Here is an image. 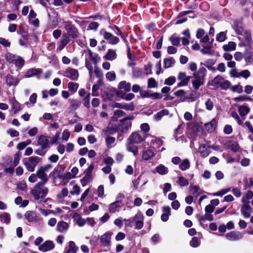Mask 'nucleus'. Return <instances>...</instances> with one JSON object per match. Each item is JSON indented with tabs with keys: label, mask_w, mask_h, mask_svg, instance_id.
Masks as SVG:
<instances>
[{
	"label": "nucleus",
	"mask_w": 253,
	"mask_h": 253,
	"mask_svg": "<svg viewBox=\"0 0 253 253\" xmlns=\"http://www.w3.org/2000/svg\"><path fill=\"white\" fill-rule=\"evenodd\" d=\"M10 104L11 105L12 109L13 110L14 114L17 113L20 110L21 107L20 104L15 100V98H12L9 100Z\"/></svg>",
	"instance_id": "7c9ffc66"
},
{
	"label": "nucleus",
	"mask_w": 253,
	"mask_h": 253,
	"mask_svg": "<svg viewBox=\"0 0 253 253\" xmlns=\"http://www.w3.org/2000/svg\"><path fill=\"white\" fill-rule=\"evenodd\" d=\"M70 38L66 34H64L60 40L58 49L59 50H62L65 46L69 42Z\"/></svg>",
	"instance_id": "412c9836"
},
{
	"label": "nucleus",
	"mask_w": 253,
	"mask_h": 253,
	"mask_svg": "<svg viewBox=\"0 0 253 253\" xmlns=\"http://www.w3.org/2000/svg\"><path fill=\"white\" fill-rule=\"evenodd\" d=\"M230 83L223 78L219 87L222 89L227 90L230 86Z\"/></svg>",
	"instance_id": "0e129e2a"
},
{
	"label": "nucleus",
	"mask_w": 253,
	"mask_h": 253,
	"mask_svg": "<svg viewBox=\"0 0 253 253\" xmlns=\"http://www.w3.org/2000/svg\"><path fill=\"white\" fill-rule=\"evenodd\" d=\"M42 70L41 69H35L31 68L29 69L25 74L24 77L28 78L34 76H36L38 79H40V75L42 73Z\"/></svg>",
	"instance_id": "f8f14e48"
},
{
	"label": "nucleus",
	"mask_w": 253,
	"mask_h": 253,
	"mask_svg": "<svg viewBox=\"0 0 253 253\" xmlns=\"http://www.w3.org/2000/svg\"><path fill=\"white\" fill-rule=\"evenodd\" d=\"M40 160L39 157L36 156H32L28 159V162H25L24 165L27 169L29 171H34L36 165L38 164Z\"/></svg>",
	"instance_id": "39448f33"
},
{
	"label": "nucleus",
	"mask_w": 253,
	"mask_h": 253,
	"mask_svg": "<svg viewBox=\"0 0 253 253\" xmlns=\"http://www.w3.org/2000/svg\"><path fill=\"white\" fill-rule=\"evenodd\" d=\"M92 176L85 174V176L81 180L82 185L83 187L86 186L87 184L92 180Z\"/></svg>",
	"instance_id": "49530a36"
},
{
	"label": "nucleus",
	"mask_w": 253,
	"mask_h": 253,
	"mask_svg": "<svg viewBox=\"0 0 253 253\" xmlns=\"http://www.w3.org/2000/svg\"><path fill=\"white\" fill-rule=\"evenodd\" d=\"M31 142V141L30 140H27L26 141L20 142L17 145V148L20 150H23L27 145L30 144Z\"/></svg>",
	"instance_id": "e2e57ef3"
},
{
	"label": "nucleus",
	"mask_w": 253,
	"mask_h": 253,
	"mask_svg": "<svg viewBox=\"0 0 253 253\" xmlns=\"http://www.w3.org/2000/svg\"><path fill=\"white\" fill-rule=\"evenodd\" d=\"M164 67L166 68L170 67L172 64H174L175 60L173 58H170L168 59H164Z\"/></svg>",
	"instance_id": "bf43d9fd"
},
{
	"label": "nucleus",
	"mask_w": 253,
	"mask_h": 253,
	"mask_svg": "<svg viewBox=\"0 0 253 253\" xmlns=\"http://www.w3.org/2000/svg\"><path fill=\"white\" fill-rule=\"evenodd\" d=\"M39 211L44 216H47L50 214H56L55 212L53 210H45L42 208H39Z\"/></svg>",
	"instance_id": "3c124183"
},
{
	"label": "nucleus",
	"mask_w": 253,
	"mask_h": 253,
	"mask_svg": "<svg viewBox=\"0 0 253 253\" xmlns=\"http://www.w3.org/2000/svg\"><path fill=\"white\" fill-rule=\"evenodd\" d=\"M177 79L180 82L178 83V86L186 85L189 82L190 77L187 76L185 73L180 72L178 74Z\"/></svg>",
	"instance_id": "ddd939ff"
},
{
	"label": "nucleus",
	"mask_w": 253,
	"mask_h": 253,
	"mask_svg": "<svg viewBox=\"0 0 253 253\" xmlns=\"http://www.w3.org/2000/svg\"><path fill=\"white\" fill-rule=\"evenodd\" d=\"M217 124V121L213 119L210 122L205 124V127L207 131L211 132L216 128Z\"/></svg>",
	"instance_id": "393cba45"
},
{
	"label": "nucleus",
	"mask_w": 253,
	"mask_h": 253,
	"mask_svg": "<svg viewBox=\"0 0 253 253\" xmlns=\"http://www.w3.org/2000/svg\"><path fill=\"white\" fill-rule=\"evenodd\" d=\"M223 79V78L222 76L218 75L211 81L210 85L214 87H218L221 84Z\"/></svg>",
	"instance_id": "473e14b6"
},
{
	"label": "nucleus",
	"mask_w": 253,
	"mask_h": 253,
	"mask_svg": "<svg viewBox=\"0 0 253 253\" xmlns=\"http://www.w3.org/2000/svg\"><path fill=\"white\" fill-rule=\"evenodd\" d=\"M13 64L19 68H21L24 64V60L21 57L17 56Z\"/></svg>",
	"instance_id": "5fc2aeb1"
},
{
	"label": "nucleus",
	"mask_w": 253,
	"mask_h": 253,
	"mask_svg": "<svg viewBox=\"0 0 253 253\" xmlns=\"http://www.w3.org/2000/svg\"><path fill=\"white\" fill-rule=\"evenodd\" d=\"M206 73L207 70L205 68H200L198 72L194 73V78L198 80L205 81Z\"/></svg>",
	"instance_id": "aec40b11"
},
{
	"label": "nucleus",
	"mask_w": 253,
	"mask_h": 253,
	"mask_svg": "<svg viewBox=\"0 0 253 253\" xmlns=\"http://www.w3.org/2000/svg\"><path fill=\"white\" fill-rule=\"evenodd\" d=\"M233 28L236 33L238 35H240L241 36L242 35V34H243L245 31H246L243 29V27L241 26L238 24L234 25Z\"/></svg>",
	"instance_id": "052dcab7"
},
{
	"label": "nucleus",
	"mask_w": 253,
	"mask_h": 253,
	"mask_svg": "<svg viewBox=\"0 0 253 253\" xmlns=\"http://www.w3.org/2000/svg\"><path fill=\"white\" fill-rule=\"evenodd\" d=\"M230 115L234 119L237 121L238 124L239 125H241L243 124V121L240 119V117L236 112L233 111L231 113Z\"/></svg>",
	"instance_id": "774afa93"
},
{
	"label": "nucleus",
	"mask_w": 253,
	"mask_h": 253,
	"mask_svg": "<svg viewBox=\"0 0 253 253\" xmlns=\"http://www.w3.org/2000/svg\"><path fill=\"white\" fill-rule=\"evenodd\" d=\"M253 197V192L249 190L245 193L242 198L241 201L243 203L249 204V200Z\"/></svg>",
	"instance_id": "72a5a7b5"
},
{
	"label": "nucleus",
	"mask_w": 253,
	"mask_h": 253,
	"mask_svg": "<svg viewBox=\"0 0 253 253\" xmlns=\"http://www.w3.org/2000/svg\"><path fill=\"white\" fill-rule=\"evenodd\" d=\"M117 57V54L116 50L109 49L108 50L106 54L103 56V58L107 60L113 61Z\"/></svg>",
	"instance_id": "4be33fe9"
},
{
	"label": "nucleus",
	"mask_w": 253,
	"mask_h": 253,
	"mask_svg": "<svg viewBox=\"0 0 253 253\" xmlns=\"http://www.w3.org/2000/svg\"><path fill=\"white\" fill-rule=\"evenodd\" d=\"M73 218L77 224L80 227L84 226L86 223V220L77 212H75L73 214Z\"/></svg>",
	"instance_id": "5701e85b"
},
{
	"label": "nucleus",
	"mask_w": 253,
	"mask_h": 253,
	"mask_svg": "<svg viewBox=\"0 0 253 253\" xmlns=\"http://www.w3.org/2000/svg\"><path fill=\"white\" fill-rule=\"evenodd\" d=\"M240 42L238 44L239 46H250L252 43V38L251 33L246 30L242 35L238 37Z\"/></svg>",
	"instance_id": "7ed1b4c3"
},
{
	"label": "nucleus",
	"mask_w": 253,
	"mask_h": 253,
	"mask_svg": "<svg viewBox=\"0 0 253 253\" xmlns=\"http://www.w3.org/2000/svg\"><path fill=\"white\" fill-rule=\"evenodd\" d=\"M54 248V243L51 241H46L39 247V250L42 252L49 251Z\"/></svg>",
	"instance_id": "2eb2a0df"
},
{
	"label": "nucleus",
	"mask_w": 253,
	"mask_h": 253,
	"mask_svg": "<svg viewBox=\"0 0 253 253\" xmlns=\"http://www.w3.org/2000/svg\"><path fill=\"white\" fill-rule=\"evenodd\" d=\"M64 24L67 35L73 39L77 38L78 37V31L75 26L70 21L65 22Z\"/></svg>",
	"instance_id": "20e7f679"
},
{
	"label": "nucleus",
	"mask_w": 253,
	"mask_h": 253,
	"mask_svg": "<svg viewBox=\"0 0 253 253\" xmlns=\"http://www.w3.org/2000/svg\"><path fill=\"white\" fill-rule=\"evenodd\" d=\"M118 87L121 89H124L126 92H129L130 90L131 84L129 83L124 81L119 84Z\"/></svg>",
	"instance_id": "c9c22d12"
},
{
	"label": "nucleus",
	"mask_w": 253,
	"mask_h": 253,
	"mask_svg": "<svg viewBox=\"0 0 253 253\" xmlns=\"http://www.w3.org/2000/svg\"><path fill=\"white\" fill-rule=\"evenodd\" d=\"M250 109L247 106L242 105L238 106V112L242 117L246 116L250 112Z\"/></svg>",
	"instance_id": "f704fd0d"
},
{
	"label": "nucleus",
	"mask_w": 253,
	"mask_h": 253,
	"mask_svg": "<svg viewBox=\"0 0 253 253\" xmlns=\"http://www.w3.org/2000/svg\"><path fill=\"white\" fill-rule=\"evenodd\" d=\"M116 75L114 71L108 72L106 74V79L110 82H112L115 80Z\"/></svg>",
	"instance_id": "603ef678"
},
{
	"label": "nucleus",
	"mask_w": 253,
	"mask_h": 253,
	"mask_svg": "<svg viewBox=\"0 0 253 253\" xmlns=\"http://www.w3.org/2000/svg\"><path fill=\"white\" fill-rule=\"evenodd\" d=\"M102 82L101 80H99L96 84H94L92 86V95L93 96H97L99 94L97 90L99 89L100 86L102 85Z\"/></svg>",
	"instance_id": "37998d69"
},
{
	"label": "nucleus",
	"mask_w": 253,
	"mask_h": 253,
	"mask_svg": "<svg viewBox=\"0 0 253 253\" xmlns=\"http://www.w3.org/2000/svg\"><path fill=\"white\" fill-rule=\"evenodd\" d=\"M42 183H37L31 191V194L36 200L44 198L47 194L48 189Z\"/></svg>",
	"instance_id": "f257e3e1"
},
{
	"label": "nucleus",
	"mask_w": 253,
	"mask_h": 253,
	"mask_svg": "<svg viewBox=\"0 0 253 253\" xmlns=\"http://www.w3.org/2000/svg\"><path fill=\"white\" fill-rule=\"evenodd\" d=\"M201 52L203 54L211 55L213 53V50L211 49V47L209 45L204 46V47L201 50Z\"/></svg>",
	"instance_id": "13d9d810"
},
{
	"label": "nucleus",
	"mask_w": 253,
	"mask_h": 253,
	"mask_svg": "<svg viewBox=\"0 0 253 253\" xmlns=\"http://www.w3.org/2000/svg\"><path fill=\"white\" fill-rule=\"evenodd\" d=\"M81 104V101L77 100H72L71 101L70 108L72 110H77L80 106Z\"/></svg>",
	"instance_id": "680f3d73"
},
{
	"label": "nucleus",
	"mask_w": 253,
	"mask_h": 253,
	"mask_svg": "<svg viewBox=\"0 0 253 253\" xmlns=\"http://www.w3.org/2000/svg\"><path fill=\"white\" fill-rule=\"evenodd\" d=\"M38 144L42 149H45L49 147V141L47 137L44 135H41L38 139Z\"/></svg>",
	"instance_id": "6ab92c4d"
},
{
	"label": "nucleus",
	"mask_w": 253,
	"mask_h": 253,
	"mask_svg": "<svg viewBox=\"0 0 253 253\" xmlns=\"http://www.w3.org/2000/svg\"><path fill=\"white\" fill-rule=\"evenodd\" d=\"M156 170L158 173L162 175H165L168 172V169L162 164L158 166Z\"/></svg>",
	"instance_id": "79ce46f5"
},
{
	"label": "nucleus",
	"mask_w": 253,
	"mask_h": 253,
	"mask_svg": "<svg viewBox=\"0 0 253 253\" xmlns=\"http://www.w3.org/2000/svg\"><path fill=\"white\" fill-rule=\"evenodd\" d=\"M169 41L171 42L172 45L174 46H178L180 43V39L179 38L176 37L175 35H172L169 38Z\"/></svg>",
	"instance_id": "8fccbe9b"
},
{
	"label": "nucleus",
	"mask_w": 253,
	"mask_h": 253,
	"mask_svg": "<svg viewBox=\"0 0 253 253\" xmlns=\"http://www.w3.org/2000/svg\"><path fill=\"white\" fill-rule=\"evenodd\" d=\"M6 84L9 86H15L19 83L18 80L13 76L8 75L6 78Z\"/></svg>",
	"instance_id": "cd10ccee"
},
{
	"label": "nucleus",
	"mask_w": 253,
	"mask_h": 253,
	"mask_svg": "<svg viewBox=\"0 0 253 253\" xmlns=\"http://www.w3.org/2000/svg\"><path fill=\"white\" fill-rule=\"evenodd\" d=\"M150 136L152 138L151 140L150 144L152 146V147L154 148H158L161 145H163V141L159 138H158L156 137L153 136L151 135L148 134H147V136Z\"/></svg>",
	"instance_id": "a878e982"
},
{
	"label": "nucleus",
	"mask_w": 253,
	"mask_h": 253,
	"mask_svg": "<svg viewBox=\"0 0 253 253\" xmlns=\"http://www.w3.org/2000/svg\"><path fill=\"white\" fill-rule=\"evenodd\" d=\"M101 35H103V38L109 41V43L111 44H116L119 42V39L114 36L111 33L108 32L105 30L102 29L100 31Z\"/></svg>",
	"instance_id": "423d86ee"
},
{
	"label": "nucleus",
	"mask_w": 253,
	"mask_h": 253,
	"mask_svg": "<svg viewBox=\"0 0 253 253\" xmlns=\"http://www.w3.org/2000/svg\"><path fill=\"white\" fill-rule=\"evenodd\" d=\"M52 167L53 166L51 164H47L43 166L40 167L36 171V173L38 177L41 180L38 183L45 184L47 182L48 178L46 172L51 169Z\"/></svg>",
	"instance_id": "f03ea898"
},
{
	"label": "nucleus",
	"mask_w": 253,
	"mask_h": 253,
	"mask_svg": "<svg viewBox=\"0 0 253 253\" xmlns=\"http://www.w3.org/2000/svg\"><path fill=\"white\" fill-rule=\"evenodd\" d=\"M169 111L167 109H164L158 112L154 116L155 119L157 121H159L164 116L168 115L169 114Z\"/></svg>",
	"instance_id": "c03bdc74"
},
{
	"label": "nucleus",
	"mask_w": 253,
	"mask_h": 253,
	"mask_svg": "<svg viewBox=\"0 0 253 253\" xmlns=\"http://www.w3.org/2000/svg\"><path fill=\"white\" fill-rule=\"evenodd\" d=\"M155 155L153 151L150 149L144 150L142 152V158L145 161H148Z\"/></svg>",
	"instance_id": "b1692460"
},
{
	"label": "nucleus",
	"mask_w": 253,
	"mask_h": 253,
	"mask_svg": "<svg viewBox=\"0 0 253 253\" xmlns=\"http://www.w3.org/2000/svg\"><path fill=\"white\" fill-rule=\"evenodd\" d=\"M69 192L67 188H63L60 193L57 195V199L59 202H62L68 195Z\"/></svg>",
	"instance_id": "58836bf2"
},
{
	"label": "nucleus",
	"mask_w": 253,
	"mask_h": 253,
	"mask_svg": "<svg viewBox=\"0 0 253 253\" xmlns=\"http://www.w3.org/2000/svg\"><path fill=\"white\" fill-rule=\"evenodd\" d=\"M163 211L161 219L165 222L169 219V215H170V209L169 207H164L163 208Z\"/></svg>",
	"instance_id": "c756f323"
},
{
	"label": "nucleus",
	"mask_w": 253,
	"mask_h": 253,
	"mask_svg": "<svg viewBox=\"0 0 253 253\" xmlns=\"http://www.w3.org/2000/svg\"><path fill=\"white\" fill-rule=\"evenodd\" d=\"M121 207V202L120 201H116V202L111 204L109 205V210L110 212H115L119 211V209Z\"/></svg>",
	"instance_id": "2f4dec72"
},
{
	"label": "nucleus",
	"mask_w": 253,
	"mask_h": 253,
	"mask_svg": "<svg viewBox=\"0 0 253 253\" xmlns=\"http://www.w3.org/2000/svg\"><path fill=\"white\" fill-rule=\"evenodd\" d=\"M190 163L189 161L185 159L183 160L179 165V169L184 171L187 169H188L190 167Z\"/></svg>",
	"instance_id": "a18cd8bd"
},
{
	"label": "nucleus",
	"mask_w": 253,
	"mask_h": 253,
	"mask_svg": "<svg viewBox=\"0 0 253 253\" xmlns=\"http://www.w3.org/2000/svg\"><path fill=\"white\" fill-rule=\"evenodd\" d=\"M133 221L135 223V228L137 229H140L143 226L144 216L143 214L138 212L133 217Z\"/></svg>",
	"instance_id": "9d476101"
},
{
	"label": "nucleus",
	"mask_w": 253,
	"mask_h": 253,
	"mask_svg": "<svg viewBox=\"0 0 253 253\" xmlns=\"http://www.w3.org/2000/svg\"><path fill=\"white\" fill-rule=\"evenodd\" d=\"M112 233L107 232L101 236L100 241L102 245L104 247H109L111 245V238Z\"/></svg>",
	"instance_id": "9b49d317"
},
{
	"label": "nucleus",
	"mask_w": 253,
	"mask_h": 253,
	"mask_svg": "<svg viewBox=\"0 0 253 253\" xmlns=\"http://www.w3.org/2000/svg\"><path fill=\"white\" fill-rule=\"evenodd\" d=\"M225 236L228 240L233 242L241 239L243 237V235L238 231H231L225 234Z\"/></svg>",
	"instance_id": "1a4fd4ad"
},
{
	"label": "nucleus",
	"mask_w": 253,
	"mask_h": 253,
	"mask_svg": "<svg viewBox=\"0 0 253 253\" xmlns=\"http://www.w3.org/2000/svg\"><path fill=\"white\" fill-rule=\"evenodd\" d=\"M25 218L30 222H38L42 218L35 211H27L24 214Z\"/></svg>",
	"instance_id": "0eeeda50"
},
{
	"label": "nucleus",
	"mask_w": 253,
	"mask_h": 253,
	"mask_svg": "<svg viewBox=\"0 0 253 253\" xmlns=\"http://www.w3.org/2000/svg\"><path fill=\"white\" fill-rule=\"evenodd\" d=\"M236 47V43L234 42H229L227 44L223 45L222 48L224 51H229L235 50Z\"/></svg>",
	"instance_id": "e433bc0d"
},
{
	"label": "nucleus",
	"mask_w": 253,
	"mask_h": 253,
	"mask_svg": "<svg viewBox=\"0 0 253 253\" xmlns=\"http://www.w3.org/2000/svg\"><path fill=\"white\" fill-rule=\"evenodd\" d=\"M205 84V81L198 80L196 78L192 81V84L193 87L196 89L198 90L199 87Z\"/></svg>",
	"instance_id": "de8ad7c7"
},
{
	"label": "nucleus",
	"mask_w": 253,
	"mask_h": 253,
	"mask_svg": "<svg viewBox=\"0 0 253 253\" xmlns=\"http://www.w3.org/2000/svg\"><path fill=\"white\" fill-rule=\"evenodd\" d=\"M90 94L88 93L83 99V104L86 108L90 107Z\"/></svg>",
	"instance_id": "69168bd1"
},
{
	"label": "nucleus",
	"mask_w": 253,
	"mask_h": 253,
	"mask_svg": "<svg viewBox=\"0 0 253 253\" xmlns=\"http://www.w3.org/2000/svg\"><path fill=\"white\" fill-rule=\"evenodd\" d=\"M87 51L88 53L90 60L95 63H97L98 61V55L97 54H94L89 48L87 49Z\"/></svg>",
	"instance_id": "864d4df0"
},
{
	"label": "nucleus",
	"mask_w": 253,
	"mask_h": 253,
	"mask_svg": "<svg viewBox=\"0 0 253 253\" xmlns=\"http://www.w3.org/2000/svg\"><path fill=\"white\" fill-rule=\"evenodd\" d=\"M211 213L207 212L204 216H202L200 219V221H205V220L212 221L213 219V216Z\"/></svg>",
	"instance_id": "6e6d98bb"
},
{
	"label": "nucleus",
	"mask_w": 253,
	"mask_h": 253,
	"mask_svg": "<svg viewBox=\"0 0 253 253\" xmlns=\"http://www.w3.org/2000/svg\"><path fill=\"white\" fill-rule=\"evenodd\" d=\"M79 86V84L70 82L68 84V87L72 94H74L78 90Z\"/></svg>",
	"instance_id": "a19ab883"
},
{
	"label": "nucleus",
	"mask_w": 253,
	"mask_h": 253,
	"mask_svg": "<svg viewBox=\"0 0 253 253\" xmlns=\"http://www.w3.org/2000/svg\"><path fill=\"white\" fill-rule=\"evenodd\" d=\"M17 56L13 54L7 53L5 55V58L8 62L13 63Z\"/></svg>",
	"instance_id": "4d7b16f0"
},
{
	"label": "nucleus",
	"mask_w": 253,
	"mask_h": 253,
	"mask_svg": "<svg viewBox=\"0 0 253 253\" xmlns=\"http://www.w3.org/2000/svg\"><path fill=\"white\" fill-rule=\"evenodd\" d=\"M128 141L133 143L138 144L144 141L142 136L138 132H133L128 138Z\"/></svg>",
	"instance_id": "4468645a"
},
{
	"label": "nucleus",
	"mask_w": 253,
	"mask_h": 253,
	"mask_svg": "<svg viewBox=\"0 0 253 253\" xmlns=\"http://www.w3.org/2000/svg\"><path fill=\"white\" fill-rule=\"evenodd\" d=\"M244 59L246 63H251L253 61L252 52L249 49H246L244 52Z\"/></svg>",
	"instance_id": "4c0bfd02"
},
{
	"label": "nucleus",
	"mask_w": 253,
	"mask_h": 253,
	"mask_svg": "<svg viewBox=\"0 0 253 253\" xmlns=\"http://www.w3.org/2000/svg\"><path fill=\"white\" fill-rule=\"evenodd\" d=\"M64 171V169L60 166L56 167L54 170L50 173V176L52 177L53 179H56L57 178H62V173Z\"/></svg>",
	"instance_id": "f3484780"
},
{
	"label": "nucleus",
	"mask_w": 253,
	"mask_h": 253,
	"mask_svg": "<svg viewBox=\"0 0 253 253\" xmlns=\"http://www.w3.org/2000/svg\"><path fill=\"white\" fill-rule=\"evenodd\" d=\"M64 76L73 81H77L79 78V72L77 70L68 68L64 72Z\"/></svg>",
	"instance_id": "6e6552de"
},
{
	"label": "nucleus",
	"mask_w": 253,
	"mask_h": 253,
	"mask_svg": "<svg viewBox=\"0 0 253 253\" xmlns=\"http://www.w3.org/2000/svg\"><path fill=\"white\" fill-rule=\"evenodd\" d=\"M177 182L180 186H187L189 184L188 181L183 176L179 177Z\"/></svg>",
	"instance_id": "338daca9"
},
{
	"label": "nucleus",
	"mask_w": 253,
	"mask_h": 253,
	"mask_svg": "<svg viewBox=\"0 0 253 253\" xmlns=\"http://www.w3.org/2000/svg\"><path fill=\"white\" fill-rule=\"evenodd\" d=\"M189 190L191 193L193 195H195L196 197L204 192L203 190L197 185H190Z\"/></svg>",
	"instance_id": "c85d7f7f"
},
{
	"label": "nucleus",
	"mask_w": 253,
	"mask_h": 253,
	"mask_svg": "<svg viewBox=\"0 0 253 253\" xmlns=\"http://www.w3.org/2000/svg\"><path fill=\"white\" fill-rule=\"evenodd\" d=\"M241 211L245 218H249L251 215V212L252 209L251 207L248 203H243Z\"/></svg>",
	"instance_id": "a211bd4d"
},
{
	"label": "nucleus",
	"mask_w": 253,
	"mask_h": 253,
	"mask_svg": "<svg viewBox=\"0 0 253 253\" xmlns=\"http://www.w3.org/2000/svg\"><path fill=\"white\" fill-rule=\"evenodd\" d=\"M69 244V249L66 253H76L78 248L75 243L73 241H70Z\"/></svg>",
	"instance_id": "09e8293b"
},
{
	"label": "nucleus",
	"mask_w": 253,
	"mask_h": 253,
	"mask_svg": "<svg viewBox=\"0 0 253 253\" xmlns=\"http://www.w3.org/2000/svg\"><path fill=\"white\" fill-rule=\"evenodd\" d=\"M69 227V225L68 223L61 221L58 222L57 225V230L59 232L64 233L66 232Z\"/></svg>",
	"instance_id": "bb28decb"
},
{
	"label": "nucleus",
	"mask_w": 253,
	"mask_h": 253,
	"mask_svg": "<svg viewBox=\"0 0 253 253\" xmlns=\"http://www.w3.org/2000/svg\"><path fill=\"white\" fill-rule=\"evenodd\" d=\"M134 143L128 141L127 144V150L130 152H132L134 156H136L138 154V147L133 145Z\"/></svg>",
	"instance_id": "ea45409f"
},
{
	"label": "nucleus",
	"mask_w": 253,
	"mask_h": 253,
	"mask_svg": "<svg viewBox=\"0 0 253 253\" xmlns=\"http://www.w3.org/2000/svg\"><path fill=\"white\" fill-rule=\"evenodd\" d=\"M113 108H118L124 109L126 110L132 111L134 109V106L132 103L127 104L125 103H115L112 105Z\"/></svg>",
	"instance_id": "dca6fc26"
}]
</instances>
